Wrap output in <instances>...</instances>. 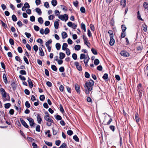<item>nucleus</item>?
<instances>
[{"mask_svg":"<svg viewBox=\"0 0 148 148\" xmlns=\"http://www.w3.org/2000/svg\"><path fill=\"white\" fill-rule=\"evenodd\" d=\"M94 83V82L92 79H90L89 82H86L85 83V86L84 87H86L88 90V91L86 90L85 91L86 94H88L89 92L92 90Z\"/></svg>","mask_w":148,"mask_h":148,"instance_id":"1","label":"nucleus"},{"mask_svg":"<svg viewBox=\"0 0 148 148\" xmlns=\"http://www.w3.org/2000/svg\"><path fill=\"white\" fill-rule=\"evenodd\" d=\"M58 18L61 20L64 21V20L66 21L68 20L69 17L66 14H64L63 15H61L59 16Z\"/></svg>","mask_w":148,"mask_h":148,"instance_id":"2","label":"nucleus"},{"mask_svg":"<svg viewBox=\"0 0 148 148\" xmlns=\"http://www.w3.org/2000/svg\"><path fill=\"white\" fill-rule=\"evenodd\" d=\"M108 116L110 117V119L107 122V123H105L106 122V116H105L104 117V119L102 123V124H103L104 125H109L110 123L112 121V119L111 118V116L109 114H108Z\"/></svg>","mask_w":148,"mask_h":148,"instance_id":"3","label":"nucleus"},{"mask_svg":"<svg viewBox=\"0 0 148 148\" xmlns=\"http://www.w3.org/2000/svg\"><path fill=\"white\" fill-rule=\"evenodd\" d=\"M120 54L121 56L125 57H129L130 56V53L125 50H123L121 51Z\"/></svg>","mask_w":148,"mask_h":148,"instance_id":"4","label":"nucleus"},{"mask_svg":"<svg viewBox=\"0 0 148 148\" xmlns=\"http://www.w3.org/2000/svg\"><path fill=\"white\" fill-rule=\"evenodd\" d=\"M27 119L29 121V125L31 127H32L35 124L34 119L30 117H27Z\"/></svg>","mask_w":148,"mask_h":148,"instance_id":"5","label":"nucleus"},{"mask_svg":"<svg viewBox=\"0 0 148 148\" xmlns=\"http://www.w3.org/2000/svg\"><path fill=\"white\" fill-rule=\"evenodd\" d=\"M74 65L76 66V68L77 70L80 71H82V67L81 65H79V63L76 61L74 62Z\"/></svg>","mask_w":148,"mask_h":148,"instance_id":"6","label":"nucleus"},{"mask_svg":"<svg viewBox=\"0 0 148 148\" xmlns=\"http://www.w3.org/2000/svg\"><path fill=\"white\" fill-rule=\"evenodd\" d=\"M75 89L76 91L78 94L80 93V88L79 86L77 84H75Z\"/></svg>","mask_w":148,"mask_h":148,"instance_id":"7","label":"nucleus"},{"mask_svg":"<svg viewBox=\"0 0 148 148\" xmlns=\"http://www.w3.org/2000/svg\"><path fill=\"white\" fill-rule=\"evenodd\" d=\"M0 91L2 97L4 98H5L6 97V93L4 89L3 88H1L0 89Z\"/></svg>","mask_w":148,"mask_h":148,"instance_id":"8","label":"nucleus"},{"mask_svg":"<svg viewBox=\"0 0 148 148\" xmlns=\"http://www.w3.org/2000/svg\"><path fill=\"white\" fill-rule=\"evenodd\" d=\"M20 121L22 125L26 128H28L29 126L25 121L22 118L20 119Z\"/></svg>","mask_w":148,"mask_h":148,"instance_id":"9","label":"nucleus"},{"mask_svg":"<svg viewBox=\"0 0 148 148\" xmlns=\"http://www.w3.org/2000/svg\"><path fill=\"white\" fill-rule=\"evenodd\" d=\"M11 86L12 88L14 90L16 89L17 87L16 84V83L15 82H12L11 84Z\"/></svg>","mask_w":148,"mask_h":148,"instance_id":"10","label":"nucleus"},{"mask_svg":"<svg viewBox=\"0 0 148 148\" xmlns=\"http://www.w3.org/2000/svg\"><path fill=\"white\" fill-rule=\"evenodd\" d=\"M110 40L109 42V44L111 46L113 45L115 42L114 39L113 38V37H110Z\"/></svg>","mask_w":148,"mask_h":148,"instance_id":"11","label":"nucleus"},{"mask_svg":"<svg viewBox=\"0 0 148 148\" xmlns=\"http://www.w3.org/2000/svg\"><path fill=\"white\" fill-rule=\"evenodd\" d=\"M28 79L27 82L28 83L29 86L30 88H32L33 86V83L32 82L31 79H30L29 77L28 78Z\"/></svg>","mask_w":148,"mask_h":148,"instance_id":"12","label":"nucleus"},{"mask_svg":"<svg viewBox=\"0 0 148 148\" xmlns=\"http://www.w3.org/2000/svg\"><path fill=\"white\" fill-rule=\"evenodd\" d=\"M58 21H55L54 22V26L55 28L56 29H58V28L59 26V22L60 21V20L58 19Z\"/></svg>","mask_w":148,"mask_h":148,"instance_id":"13","label":"nucleus"},{"mask_svg":"<svg viewBox=\"0 0 148 148\" xmlns=\"http://www.w3.org/2000/svg\"><path fill=\"white\" fill-rule=\"evenodd\" d=\"M120 4L121 5L123 6V8L125 7L126 5V0H121Z\"/></svg>","mask_w":148,"mask_h":148,"instance_id":"14","label":"nucleus"},{"mask_svg":"<svg viewBox=\"0 0 148 148\" xmlns=\"http://www.w3.org/2000/svg\"><path fill=\"white\" fill-rule=\"evenodd\" d=\"M37 118L38 123L39 124H40L41 121H42V119L39 114H37Z\"/></svg>","mask_w":148,"mask_h":148,"instance_id":"15","label":"nucleus"},{"mask_svg":"<svg viewBox=\"0 0 148 148\" xmlns=\"http://www.w3.org/2000/svg\"><path fill=\"white\" fill-rule=\"evenodd\" d=\"M137 90L138 92L141 93V91H142V85L140 83H139L137 86Z\"/></svg>","mask_w":148,"mask_h":148,"instance_id":"16","label":"nucleus"},{"mask_svg":"<svg viewBox=\"0 0 148 148\" xmlns=\"http://www.w3.org/2000/svg\"><path fill=\"white\" fill-rule=\"evenodd\" d=\"M59 58L60 59L62 60L64 58L65 56V54L62 52H60L59 53Z\"/></svg>","mask_w":148,"mask_h":148,"instance_id":"17","label":"nucleus"},{"mask_svg":"<svg viewBox=\"0 0 148 148\" xmlns=\"http://www.w3.org/2000/svg\"><path fill=\"white\" fill-rule=\"evenodd\" d=\"M86 57H87V58H88L87 59L86 61H85V60H84V64H85V66L86 67H87V66H88V64H88V62L89 61V60L90 59V58L89 57L88 55H87V56Z\"/></svg>","mask_w":148,"mask_h":148,"instance_id":"18","label":"nucleus"},{"mask_svg":"<svg viewBox=\"0 0 148 148\" xmlns=\"http://www.w3.org/2000/svg\"><path fill=\"white\" fill-rule=\"evenodd\" d=\"M36 12L38 13L39 15H41L42 14V12L41 9L38 8H36Z\"/></svg>","mask_w":148,"mask_h":148,"instance_id":"19","label":"nucleus"},{"mask_svg":"<svg viewBox=\"0 0 148 148\" xmlns=\"http://www.w3.org/2000/svg\"><path fill=\"white\" fill-rule=\"evenodd\" d=\"M136 120L137 123H138L139 121V115L138 113H136L135 115Z\"/></svg>","mask_w":148,"mask_h":148,"instance_id":"20","label":"nucleus"},{"mask_svg":"<svg viewBox=\"0 0 148 148\" xmlns=\"http://www.w3.org/2000/svg\"><path fill=\"white\" fill-rule=\"evenodd\" d=\"M68 45L66 43H64L63 44L62 46V49L63 50H65L66 49L67 47H68Z\"/></svg>","mask_w":148,"mask_h":148,"instance_id":"21","label":"nucleus"},{"mask_svg":"<svg viewBox=\"0 0 148 148\" xmlns=\"http://www.w3.org/2000/svg\"><path fill=\"white\" fill-rule=\"evenodd\" d=\"M3 78L4 80V83L6 84L8 83L7 78L5 74H4L3 75Z\"/></svg>","mask_w":148,"mask_h":148,"instance_id":"22","label":"nucleus"},{"mask_svg":"<svg viewBox=\"0 0 148 148\" xmlns=\"http://www.w3.org/2000/svg\"><path fill=\"white\" fill-rule=\"evenodd\" d=\"M62 38L63 39L65 38L67 36V34L65 32H63L62 34Z\"/></svg>","mask_w":148,"mask_h":148,"instance_id":"23","label":"nucleus"},{"mask_svg":"<svg viewBox=\"0 0 148 148\" xmlns=\"http://www.w3.org/2000/svg\"><path fill=\"white\" fill-rule=\"evenodd\" d=\"M81 28L83 29L84 32H86V26L84 24L82 23L81 24Z\"/></svg>","mask_w":148,"mask_h":148,"instance_id":"24","label":"nucleus"},{"mask_svg":"<svg viewBox=\"0 0 148 148\" xmlns=\"http://www.w3.org/2000/svg\"><path fill=\"white\" fill-rule=\"evenodd\" d=\"M54 60L58 61V63L59 65L62 64L63 62V60L61 59L58 60V59H54Z\"/></svg>","mask_w":148,"mask_h":148,"instance_id":"25","label":"nucleus"},{"mask_svg":"<svg viewBox=\"0 0 148 148\" xmlns=\"http://www.w3.org/2000/svg\"><path fill=\"white\" fill-rule=\"evenodd\" d=\"M39 51L40 52L39 53V55L41 56H44V53L42 49V48H41L40 49L39 48Z\"/></svg>","mask_w":148,"mask_h":148,"instance_id":"26","label":"nucleus"},{"mask_svg":"<svg viewBox=\"0 0 148 148\" xmlns=\"http://www.w3.org/2000/svg\"><path fill=\"white\" fill-rule=\"evenodd\" d=\"M57 4V1L56 0H52L51 1V4L53 6L55 7Z\"/></svg>","mask_w":148,"mask_h":148,"instance_id":"27","label":"nucleus"},{"mask_svg":"<svg viewBox=\"0 0 148 148\" xmlns=\"http://www.w3.org/2000/svg\"><path fill=\"white\" fill-rule=\"evenodd\" d=\"M108 33L109 34L110 37H112L114 36L113 32L111 30H109L108 32Z\"/></svg>","mask_w":148,"mask_h":148,"instance_id":"28","label":"nucleus"},{"mask_svg":"<svg viewBox=\"0 0 148 148\" xmlns=\"http://www.w3.org/2000/svg\"><path fill=\"white\" fill-rule=\"evenodd\" d=\"M4 107L6 109L9 108L11 106V104L10 103H5L4 105Z\"/></svg>","mask_w":148,"mask_h":148,"instance_id":"29","label":"nucleus"},{"mask_svg":"<svg viewBox=\"0 0 148 148\" xmlns=\"http://www.w3.org/2000/svg\"><path fill=\"white\" fill-rule=\"evenodd\" d=\"M121 27L123 32H125V31L127 29L125 25L124 24L122 25H121Z\"/></svg>","mask_w":148,"mask_h":148,"instance_id":"30","label":"nucleus"},{"mask_svg":"<svg viewBox=\"0 0 148 148\" xmlns=\"http://www.w3.org/2000/svg\"><path fill=\"white\" fill-rule=\"evenodd\" d=\"M137 18L140 20L143 21V20L141 18L139 11H138L137 13Z\"/></svg>","mask_w":148,"mask_h":148,"instance_id":"31","label":"nucleus"},{"mask_svg":"<svg viewBox=\"0 0 148 148\" xmlns=\"http://www.w3.org/2000/svg\"><path fill=\"white\" fill-rule=\"evenodd\" d=\"M87 57H86V55L82 53L80 54V59L81 60H82L83 59H86Z\"/></svg>","mask_w":148,"mask_h":148,"instance_id":"32","label":"nucleus"},{"mask_svg":"<svg viewBox=\"0 0 148 148\" xmlns=\"http://www.w3.org/2000/svg\"><path fill=\"white\" fill-rule=\"evenodd\" d=\"M74 48L75 50L77 51H79L80 49L81 46L79 45H76L75 46Z\"/></svg>","mask_w":148,"mask_h":148,"instance_id":"33","label":"nucleus"},{"mask_svg":"<svg viewBox=\"0 0 148 148\" xmlns=\"http://www.w3.org/2000/svg\"><path fill=\"white\" fill-rule=\"evenodd\" d=\"M44 119L46 121H50L51 122H53V120L51 119L50 117H44Z\"/></svg>","mask_w":148,"mask_h":148,"instance_id":"34","label":"nucleus"},{"mask_svg":"<svg viewBox=\"0 0 148 148\" xmlns=\"http://www.w3.org/2000/svg\"><path fill=\"white\" fill-rule=\"evenodd\" d=\"M56 47L58 50H59L60 49L61 45L59 43H57L56 45Z\"/></svg>","mask_w":148,"mask_h":148,"instance_id":"35","label":"nucleus"},{"mask_svg":"<svg viewBox=\"0 0 148 148\" xmlns=\"http://www.w3.org/2000/svg\"><path fill=\"white\" fill-rule=\"evenodd\" d=\"M66 147H67L66 144L65 143H64L60 146V147H59V148H66Z\"/></svg>","mask_w":148,"mask_h":148,"instance_id":"36","label":"nucleus"},{"mask_svg":"<svg viewBox=\"0 0 148 148\" xmlns=\"http://www.w3.org/2000/svg\"><path fill=\"white\" fill-rule=\"evenodd\" d=\"M91 51L92 53L95 55H96L97 54V51L94 49L93 48H92L91 49Z\"/></svg>","mask_w":148,"mask_h":148,"instance_id":"37","label":"nucleus"},{"mask_svg":"<svg viewBox=\"0 0 148 148\" xmlns=\"http://www.w3.org/2000/svg\"><path fill=\"white\" fill-rule=\"evenodd\" d=\"M45 142L46 144L49 147H51L52 146V142H50L45 141Z\"/></svg>","mask_w":148,"mask_h":148,"instance_id":"38","label":"nucleus"},{"mask_svg":"<svg viewBox=\"0 0 148 148\" xmlns=\"http://www.w3.org/2000/svg\"><path fill=\"white\" fill-rule=\"evenodd\" d=\"M73 138L77 142H79V139L76 135H75L73 136Z\"/></svg>","mask_w":148,"mask_h":148,"instance_id":"39","label":"nucleus"},{"mask_svg":"<svg viewBox=\"0 0 148 148\" xmlns=\"http://www.w3.org/2000/svg\"><path fill=\"white\" fill-rule=\"evenodd\" d=\"M55 118L58 120H61L62 119V117L59 115H57L56 117V115H55Z\"/></svg>","mask_w":148,"mask_h":148,"instance_id":"40","label":"nucleus"},{"mask_svg":"<svg viewBox=\"0 0 148 148\" xmlns=\"http://www.w3.org/2000/svg\"><path fill=\"white\" fill-rule=\"evenodd\" d=\"M12 20L14 21L15 22V21H16L17 20V19L16 16L14 14H13L12 15Z\"/></svg>","mask_w":148,"mask_h":148,"instance_id":"41","label":"nucleus"},{"mask_svg":"<svg viewBox=\"0 0 148 148\" xmlns=\"http://www.w3.org/2000/svg\"><path fill=\"white\" fill-rule=\"evenodd\" d=\"M94 63L95 65H97L99 64V59H96L94 60Z\"/></svg>","mask_w":148,"mask_h":148,"instance_id":"42","label":"nucleus"},{"mask_svg":"<svg viewBox=\"0 0 148 148\" xmlns=\"http://www.w3.org/2000/svg\"><path fill=\"white\" fill-rule=\"evenodd\" d=\"M143 7L144 8L147 10H148V4L146 2H145L143 3Z\"/></svg>","mask_w":148,"mask_h":148,"instance_id":"43","label":"nucleus"},{"mask_svg":"<svg viewBox=\"0 0 148 148\" xmlns=\"http://www.w3.org/2000/svg\"><path fill=\"white\" fill-rule=\"evenodd\" d=\"M38 21L39 23L41 24H42L43 22V20L42 18L41 17H40L38 18Z\"/></svg>","mask_w":148,"mask_h":148,"instance_id":"44","label":"nucleus"},{"mask_svg":"<svg viewBox=\"0 0 148 148\" xmlns=\"http://www.w3.org/2000/svg\"><path fill=\"white\" fill-rule=\"evenodd\" d=\"M19 73L22 75H26V72L24 70H21L20 71Z\"/></svg>","mask_w":148,"mask_h":148,"instance_id":"45","label":"nucleus"},{"mask_svg":"<svg viewBox=\"0 0 148 148\" xmlns=\"http://www.w3.org/2000/svg\"><path fill=\"white\" fill-rule=\"evenodd\" d=\"M52 69L54 71H56L57 70L56 66L54 65H52L51 66Z\"/></svg>","mask_w":148,"mask_h":148,"instance_id":"46","label":"nucleus"},{"mask_svg":"<svg viewBox=\"0 0 148 148\" xmlns=\"http://www.w3.org/2000/svg\"><path fill=\"white\" fill-rule=\"evenodd\" d=\"M52 42V40L51 39H50L47 42L45 43V45L46 46L49 45V44H51Z\"/></svg>","mask_w":148,"mask_h":148,"instance_id":"47","label":"nucleus"},{"mask_svg":"<svg viewBox=\"0 0 148 148\" xmlns=\"http://www.w3.org/2000/svg\"><path fill=\"white\" fill-rule=\"evenodd\" d=\"M104 79H107L108 78V75L107 73H105L102 77Z\"/></svg>","mask_w":148,"mask_h":148,"instance_id":"48","label":"nucleus"},{"mask_svg":"<svg viewBox=\"0 0 148 148\" xmlns=\"http://www.w3.org/2000/svg\"><path fill=\"white\" fill-rule=\"evenodd\" d=\"M25 106L26 107L29 108L30 107V104L29 103V101H26L25 103Z\"/></svg>","mask_w":148,"mask_h":148,"instance_id":"49","label":"nucleus"},{"mask_svg":"<svg viewBox=\"0 0 148 148\" xmlns=\"http://www.w3.org/2000/svg\"><path fill=\"white\" fill-rule=\"evenodd\" d=\"M40 99L42 101H43L45 99V97L44 95H42L40 96Z\"/></svg>","mask_w":148,"mask_h":148,"instance_id":"50","label":"nucleus"},{"mask_svg":"<svg viewBox=\"0 0 148 148\" xmlns=\"http://www.w3.org/2000/svg\"><path fill=\"white\" fill-rule=\"evenodd\" d=\"M109 128L112 131V132H114V131L115 129V127L113 125H110Z\"/></svg>","mask_w":148,"mask_h":148,"instance_id":"51","label":"nucleus"},{"mask_svg":"<svg viewBox=\"0 0 148 148\" xmlns=\"http://www.w3.org/2000/svg\"><path fill=\"white\" fill-rule=\"evenodd\" d=\"M23 59L25 62L27 64H29V62L26 56H24L23 57Z\"/></svg>","mask_w":148,"mask_h":148,"instance_id":"52","label":"nucleus"},{"mask_svg":"<svg viewBox=\"0 0 148 148\" xmlns=\"http://www.w3.org/2000/svg\"><path fill=\"white\" fill-rule=\"evenodd\" d=\"M80 10L82 13H84L86 12L85 9L84 7H82L80 8Z\"/></svg>","mask_w":148,"mask_h":148,"instance_id":"53","label":"nucleus"},{"mask_svg":"<svg viewBox=\"0 0 148 148\" xmlns=\"http://www.w3.org/2000/svg\"><path fill=\"white\" fill-rule=\"evenodd\" d=\"M50 30L48 28H46L45 30L44 33L45 34H47L49 33Z\"/></svg>","mask_w":148,"mask_h":148,"instance_id":"54","label":"nucleus"},{"mask_svg":"<svg viewBox=\"0 0 148 148\" xmlns=\"http://www.w3.org/2000/svg\"><path fill=\"white\" fill-rule=\"evenodd\" d=\"M143 26V30L145 32H146L147 31V26L145 25V24H144V25H142Z\"/></svg>","mask_w":148,"mask_h":148,"instance_id":"55","label":"nucleus"},{"mask_svg":"<svg viewBox=\"0 0 148 148\" xmlns=\"http://www.w3.org/2000/svg\"><path fill=\"white\" fill-rule=\"evenodd\" d=\"M72 57L73 59L74 60H76L77 58V56L75 53H73L72 55Z\"/></svg>","mask_w":148,"mask_h":148,"instance_id":"56","label":"nucleus"},{"mask_svg":"<svg viewBox=\"0 0 148 148\" xmlns=\"http://www.w3.org/2000/svg\"><path fill=\"white\" fill-rule=\"evenodd\" d=\"M15 59L16 61H19L21 63H22L21 60L18 56H16L15 57Z\"/></svg>","mask_w":148,"mask_h":148,"instance_id":"57","label":"nucleus"},{"mask_svg":"<svg viewBox=\"0 0 148 148\" xmlns=\"http://www.w3.org/2000/svg\"><path fill=\"white\" fill-rule=\"evenodd\" d=\"M53 130V134L54 135H55L57 134L58 133V131L56 130L55 129H54L53 128H52Z\"/></svg>","mask_w":148,"mask_h":148,"instance_id":"58","label":"nucleus"},{"mask_svg":"<svg viewBox=\"0 0 148 148\" xmlns=\"http://www.w3.org/2000/svg\"><path fill=\"white\" fill-rule=\"evenodd\" d=\"M84 75L86 78H88L90 77V74L87 72H85Z\"/></svg>","mask_w":148,"mask_h":148,"instance_id":"59","label":"nucleus"},{"mask_svg":"<svg viewBox=\"0 0 148 148\" xmlns=\"http://www.w3.org/2000/svg\"><path fill=\"white\" fill-rule=\"evenodd\" d=\"M9 41L10 45H13L14 44V41L12 39L10 38L9 39Z\"/></svg>","mask_w":148,"mask_h":148,"instance_id":"60","label":"nucleus"},{"mask_svg":"<svg viewBox=\"0 0 148 148\" xmlns=\"http://www.w3.org/2000/svg\"><path fill=\"white\" fill-rule=\"evenodd\" d=\"M33 49L35 51V52H36L38 50V47L36 45H35L33 47Z\"/></svg>","mask_w":148,"mask_h":148,"instance_id":"61","label":"nucleus"},{"mask_svg":"<svg viewBox=\"0 0 148 148\" xmlns=\"http://www.w3.org/2000/svg\"><path fill=\"white\" fill-rule=\"evenodd\" d=\"M67 134L69 136L72 135L73 134V132L71 130H69L67 131Z\"/></svg>","mask_w":148,"mask_h":148,"instance_id":"62","label":"nucleus"},{"mask_svg":"<svg viewBox=\"0 0 148 148\" xmlns=\"http://www.w3.org/2000/svg\"><path fill=\"white\" fill-rule=\"evenodd\" d=\"M36 130L37 132H40V126L39 125H37L36 127Z\"/></svg>","mask_w":148,"mask_h":148,"instance_id":"63","label":"nucleus"},{"mask_svg":"<svg viewBox=\"0 0 148 148\" xmlns=\"http://www.w3.org/2000/svg\"><path fill=\"white\" fill-rule=\"evenodd\" d=\"M37 42L41 44H42L43 43V41L40 38H38L37 40Z\"/></svg>","mask_w":148,"mask_h":148,"instance_id":"64","label":"nucleus"}]
</instances>
